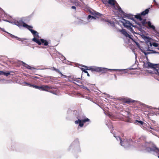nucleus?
Returning a JSON list of instances; mask_svg holds the SVG:
<instances>
[{
    "label": "nucleus",
    "instance_id": "aec40b11",
    "mask_svg": "<svg viewBox=\"0 0 159 159\" xmlns=\"http://www.w3.org/2000/svg\"><path fill=\"white\" fill-rule=\"evenodd\" d=\"M135 123L136 124H137L139 125H142L143 124V122L141 121L136 120L135 122Z\"/></svg>",
    "mask_w": 159,
    "mask_h": 159
},
{
    "label": "nucleus",
    "instance_id": "37998d69",
    "mask_svg": "<svg viewBox=\"0 0 159 159\" xmlns=\"http://www.w3.org/2000/svg\"><path fill=\"white\" fill-rule=\"evenodd\" d=\"M156 3V2H155V0H153Z\"/></svg>",
    "mask_w": 159,
    "mask_h": 159
},
{
    "label": "nucleus",
    "instance_id": "4c0bfd02",
    "mask_svg": "<svg viewBox=\"0 0 159 159\" xmlns=\"http://www.w3.org/2000/svg\"><path fill=\"white\" fill-rule=\"evenodd\" d=\"M0 29L1 30L3 31H4L3 29H2V28H0Z\"/></svg>",
    "mask_w": 159,
    "mask_h": 159
},
{
    "label": "nucleus",
    "instance_id": "a19ab883",
    "mask_svg": "<svg viewBox=\"0 0 159 159\" xmlns=\"http://www.w3.org/2000/svg\"><path fill=\"white\" fill-rule=\"evenodd\" d=\"M3 80L1 79V80H0V81H1V80Z\"/></svg>",
    "mask_w": 159,
    "mask_h": 159
},
{
    "label": "nucleus",
    "instance_id": "bb28decb",
    "mask_svg": "<svg viewBox=\"0 0 159 159\" xmlns=\"http://www.w3.org/2000/svg\"><path fill=\"white\" fill-rule=\"evenodd\" d=\"M33 86V88H34L35 89H40V90H41V86H36L35 85H34V86Z\"/></svg>",
    "mask_w": 159,
    "mask_h": 159
},
{
    "label": "nucleus",
    "instance_id": "a18cd8bd",
    "mask_svg": "<svg viewBox=\"0 0 159 159\" xmlns=\"http://www.w3.org/2000/svg\"><path fill=\"white\" fill-rule=\"evenodd\" d=\"M158 157L159 158V156H158Z\"/></svg>",
    "mask_w": 159,
    "mask_h": 159
},
{
    "label": "nucleus",
    "instance_id": "b1692460",
    "mask_svg": "<svg viewBox=\"0 0 159 159\" xmlns=\"http://www.w3.org/2000/svg\"><path fill=\"white\" fill-rule=\"evenodd\" d=\"M144 39L145 40L147 43L150 42V40L151 39V38H149V37H145Z\"/></svg>",
    "mask_w": 159,
    "mask_h": 159
},
{
    "label": "nucleus",
    "instance_id": "f03ea898",
    "mask_svg": "<svg viewBox=\"0 0 159 159\" xmlns=\"http://www.w3.org/2000/svg\"><path fill=\"white\" fill-rule=\"evenodd\" d=\"M147 146L148 147H147V145L145 146V149L147 152L150 153L153 152V153L155 155H159V149L153 143L148 144Z\"/></svg>",
    "mask_w": 159,
    "mask_h": 159
},
{
    "label": "nucleus",
    "instance_id": "dca6fc26",
    "mask_svg": "<svg viewBox=\"0 0 159 159\" xmlns=\"http://www.w3.org/2000/svg\"><path fill=\"white\" fill-rule=\"evenodd\" d=\"M107 69V70H106V72L107 71V70H109L110 71H112V70H118L119 72H121L122 71H124V72L123 73H126V72L125 71V69Z\"/></svg>",
    "mask_w": 159,
    "mask_h": 159
},
{
    "label": "nucleus",
    "instance_id": "f257e3e1",
    "mask_svg": "<svg viewBox=\"0 0 159 159\" xmlns=\"http://www.w3.org/2000/svg\"><path fill=\"white\" fill-rule=\"evenodd\" d=\"M32 28H30V29L29 30L34 35V37L32 39V41L38 43L39 45L42 44L45 46H47L48 44V42L43 39L39 40V35L38 33L36 31L33 30L32 29Z\"/></svg>",
    "mask_w": 159,
    "mask_h": 159
},
{
    "label": "nucleus",
    "instance_id": "20e7f679",
    "mask_svg": "<svg viewBox=\"0 0 159 159\" xmlns=\"http://www.w3.org/2000/svg\"><path fill=\"white\" fill-rule=\"evenodd\" d=\"M7 21L15 25L20 28L23 26L29 30L30 29V28H33L32 26L29 25L25 23L21 19L18 20H15L12 21Z\"/></svg>",
    "mask_w": 159,
    "mask_h": 159
},
{
    "label": "nucleus",
    "instance_id": "473e14b6",
    "mask_svg": "<svg viewBox=\"0 0 159 159\" xmlns=\"http://www.w3.org/2000/svg\"><path fill=\"white\" fill-rule=\"evenodd\" d=\"M11 81V80H6V83H10Z\"/></svg>",
    "mask_w": 159,
    "mask_h": 159
},
{
    "label": "nucleus",
    "instance_id": "0eeeda50",
    "mask_svg": "<svg viewBox=\"0 0 159 159\" xmlns=\"http://www.w3.org/2000/svg\"><path fill=\"white\" fill-rule=\"evenodd\" d=\"M121 22L125 27L129 29L131 32L133 33L134 32L133 29L132 28V27H133L134 26L129 21L124 19H122Z\"/></svg>",
    "mask_w": 159,
    "mask_h": 159
},
{
    "label": "nucleus",
    "instance_id": "2eb2a0df",
    "mask_svg": "<svg viewBox=\"0 0 159 159\" xmlns=\"http://www.w3.org/2000/svg\"><path fill=\"white\" fill-rule=\"evenodd\" d=\"M50 87L47 85H42L41 86V90H43L44 91H48V89H50Z\"/></svg>",
    "mask_w": 159,
    "mask_h": 159
},
{
    "label": "nucleus",
    "instance_id": "a878e982",
    "mask_svg": "<svg viewBox=\"0 0 159 159\" xmlns=\"http://www.w3.org/2000/svg\"><path fill=\"white\" fill-rule=\"evenodd\" d=\"M124 102L126 103H129L131 102V100L129 98H125L124 100Z\"/></svg>",
    "mask_w": 159,
    "mask_h": 159
},
{
    "label": "nucleus",
    "instance_id": "f704fd0d",
    "mask_svg": "<svg viewBox=\"0 0 159 159\" xmlns=\"http://www.w3.org/2000/svg\"><path fill=\"white\" fill-rule=\"evenodd\" d=\"M84 89H87V90H88V91H89V89H88L87 88V87H84Z\"/></svg>",
    "mask_w": 159,
    "mask_h": 159
},
{
    "label": "nucleus",
    "instance_id": "4be33fe9",
    "mask_svg": "<svg viewBox=\"0 0 159 159\" xmlns=\"http://www.w3.org/2000/svg\"><path fill=\"white\" fill-rule=\"evenodd\" d=\"M149 44L150 46H152V45L155 47H157L158 46V44L156 43H153L152 44L151 42H150Z\"/></svg>",
    "mask_w": 159,
    "mask_h": 159
},
{
    "label": "nucleus",
    "instance_id": "6ab92c4d",
    "mask_svg": "<svg viewBox=\"0 0 159 159\" xmlns=\"http://www.w3.org/2000/svg\"><path fill=\"white\" fill-rule=\"evenodd\" d=\"M10 74V72H7L3 71H0V75H4L7 76H8Z\"/></svg>",
    "mask_w": 159,
    "mask_h": 159
},
{
    "label": "nucleus",
    "instance_id": "9d476101",
    "mask_svg": "<svg viewBox=\"0 0 159 159\" xmlns=\"http://www.w3.org/2000/svg\"><path fill=\"white\" fill-rule=\"evenodd\" d=\"M143 66L144 67L148 68H151L153 70V69H154L155 66L152 63L148 61L143 62Z\"/></svg>",
    "mask_w": 159,
    "mask_h": 159
},
{
    "label": "nucleus",
    "instance_id": "c03bdc74",
    "mask_svg": "<svg viewBox=\"0 0 159 159\" xmlns=\"http://www.w3.org/2000/svg\"><path fill=\"white\" fill-rule=\"evenodd\" d=\"M150 128H151V129H153L152 128L150 127Z\"/></svg>",
    "mask_w": 159,
    "mask_h": 159
},
{
    "label": "nucleus",
    "instance_id": "1a4fd4ad",
    "mask_svg": "<svg viewBox=\"0 0 159 159\" xmlns=\"http://www.w3.org/2000/svg\"><path fill=\"white\" fill-rule=\"evenodd\" d=\"M94 15V16H92L90 15H89L88 17V21L90 22L92 21V20H94L96 18H98V16H100V14L98 12H94L93 14Z\"/></svg>",
    "mask_w": 159,
    "mask_h": 159
},
{
    "label": "nucleus",
    "instance_id": "4468645a",
    "mask_svg": "<svg viewBox=\"0 0 159 159\" xmlns=\"http://www.w3.org/2000/svg\"><path fill=\"white\" fill-rule=\"evenodd\" d=\"M11 37L12 38H13V37H15L18 40L21 41L23 43H24V42L25 40H28V39L26 38H19L15 36H14L11 34Z\"/></svg>",
    "mask_w": 159,
    "mask_h": 159
},
{
    "label": "nucleus",
    "instance_id": "5701e85b",
    "mask_svg": "<svg viewBox=\"0 0 159 159\" xmlns=\"http://www.w3.org/2000/svg\"><path fill=\"white\" fill-rule=\"evenodd\" d=\"M107 24L112 26H114V23L110 21H107Z\"/></svg>",
    "mask_w": 159,
    "mask_h": 159
},
{
    "label": "nucleus",
    "instance_id": "c756f323",
    "mask_svg": "<svg viewBox=\"0 0 159 159\" xmlns=\"http://www.w3.org/2000/svg\"><path fill=\"white\" fill-rule=\"evenodd\" d=\"M125 17L127 18L128 19H131L132 17V16H128V15H127L126 16H125Z\"/></svg>",
    "mask_w": 159,
    "mask_h": 159
},
{
    "label": "nucleus",
    "instance_id": "9b49d317",
    "mask_svg": "<svg viewBox=\"0 0 159 159\" xmlns=\"http://www.w3.org/2000/svg\"><path fill=\"white\" fill-rule=\"evenodd\" d=\"M146 24L148 25V29L152 30L155 32L156 31L155 27L150 21H147L146 22Z\"/></svg>",
    "mask_w": 159,
    "mask_h": 159
},
{
    "label": "nucleus",
    "instance_id": "393cba45",
    "mask_svg": "<svg viewBox=\"0 0 159 159\" xmlns=\"http://www.w3.org/2000/svg\"><path fill=\"white\" fill-rule=\"evenodd\" d=\"M135 17L137 19H139L140 20H142V18L141 17V15L140 14L136 15L135 16Z\"/></svg>",
    "mask_w": 159,
    "mask_h": 159
},
{
    "label": "nucleus",
    "instance_id": "e433bc0d",
    "mask_svg": "<svg viewBox=\"0 0 159 159\" xmlns=\"http://www.w3.org/2000/svg\"><path fill=\"white\" fill-rule=\"evenodd\" d=\"M149 108L150 109H155V108H153V107H149Z\"/></svg>",
    "mask_w": 159,
    "mask_h": 159
},
{
    "label": "nucleus",
    "instance_id": "cd10ccee",
    "mask_svg": "<svg viewBox=\"0 0 159 159\" xmlns=\"http://www.w3.org/2000/svg\"><path fill=\"white\" fill-rule=\"evenodd\" d=\"M24 64H25V66L28 69H31L32 67L30 66H29L28 65L26 64L25 63H23Z\"/></svg>",
    "mask_w": 159,
    "mask_h": 159
},
{
    "label": "nucleus",
    "instance_id": "c9c22d12",
    "mask_svg": "<svg viewBox=\"0 0 159 159\" xmlns=\"http://www.w3.org/2000/svg\"><path fill=\"white\" fill-rule=\"evenodd\" d=\"M71 8L72 9H76V7L75 6H72L71 7Z\"/></svg>",
    "mask_w": 159,
    "mask_h": 159
},
{
    "label": "nucleus",
    "instance_id": "ddd939ff",
    "mask_svg": "<svg viewBox=\"0 0 159 159\" xmlns=\"http://www.w3.org/2000/svg\"><path fill=\"white\" fill-rule=\"evenodd\" d=\"M133 41H134L136 43V45L141 50V51L143 52L145 55H147L148 54L150 53L149 52H144L141 48V47L140 46L139 44L137 42H135L134 40L133 39L132 40Z\"/></svg>",
    "mask_w": 159,
    "mask_h": 159
},
{
    "label": "nucleus",
    "instance_id": "a211bd4d",
    "mask_svg": "<svg viewBox=\"0 0 159 159\" xmlns=\"http://www.w3.org/2000/svg\"><path fill=\"white\" fill-rule=\"evenodd\" d=\"M149 10L148 9H146L145 11L142 12L141 15L143 16H144L148 14L149 12Z\"/></svg>",
    "mask_w": 159,
    "mask_h": 159
},
{
    "label": "nucleus",
    "instance_id": "ea45409f",
    "mask_svg": "<svg viewBox=\"0 0 159 159\" xmlns=\"http://www.w3.org/2000/svg\"><path fill=\"white\" fill-rule=\"evenodd\" d=\"M116 9H119V7H117V8H116Z\"/></svg>",
    "mask_w": 159,
    "mask_h": 159
},
{
    "label": "nucleus",
    "instance_id": "39448f33",
    "mask_svg": "<svg viewBox=\"0 0 159 159\" xmlns=\"http://www.w3.org/2000/svg\"><path fill=\"white\" fill-rule=\"evenodd\" d=\"M82 66L86 68V69L87 70H91L92 71H94L97 72H102V73H106L107 70L106 68L94 66L89 67H88L86 66Z\"/></svg>",
    "mask_w": 159,
    "mask_h": 159
},
{
    "label": "nucleus",
    "instance_id": "7c9ffc66",
    "mask_svg": "<svg viewBox=\"0 0 159 159\" xmlns=\"http://www.w3.org/2000/svg\"><path fill=\"white\" fill-rule=\"evenodd\" d=\"M102 2L103 3L105 4H106L107 3H108V2H107V1H106L105 0H103Z\"/></svg>",
    "mask_w": 159,
    "mask_h": 159
},
{
    "label": "nucleus",
    "instance_id": "79ce46f5",
    "mask_svg": "<svg viewBox=\"0 0 159 159\" xmlns=\"http://www.w3.org/2000/svg\"><path fill=\"white\" fill-rule=\"evenodd\" d=\"M155 79H156L157 80V78H156L155 77Z\"/></svg>",
    "mask_w": 159,
    "mask_h": 159
},
{
    "label": "nucleus",
    "instance_id": "412c9836",
    "mask_svg": "<svg viewBox=\"0 0 159 159\" xmlns=\"http://www.w3.org/2000/svg\"><path fill=\"white\" fill-rule=\"evenodd\" d=\"M116 3V1L115 0H108V3L114 5Z\"/></svg>",
    "mask_w": 159,
    "mask_h": 159
},
{
    "label": "nucleus",
    "instance_id": "7ed1b4c3",
    "mask_svg": "<svg viewBox=\"0 0 159 159\" xmlns=\"http://www.w3.org/2000/svg\"><path fill=\"white\" fill-rule=\"evenodd\" d=\"M147 146L148 147H147V145L145 146V149L147 152L150 153L153 152V153L155 155H159V149L153 143L148 144Z\"/></svg>",
    "mask_w": 159,
    "mask_h": 159
},
{
    "label": "nucleus",
    "instance_id": "423d86ee",
    "mask_svg": "<svg viewBox=\"0 0 159 159\" xmlns=\"http://www.w3.org/2000/svg\"><path fill=\"white\" fill-rule=\"evenodd\" d=\"M115 137L117 140H119L120 141L121 145L125 148L128 147L129 145L132 144L133 142L130 139L129 141H128V139H124L122 140L118 136Z\"/></svg>",
    "mask_w": 159,
    "mask_h": 159
},
{
    "label": "nucleus",
    "instance_id": "58836bf2",
    "mask_svg": "<svg viewBox=\"0 0 159 159\" xmlns=\"http://www.w3.org/2000/svg\"><path fill=\"white\" fill-rule=\"evenodd\" d=\"M87 74V76H89L90 75H89V74L88 73Z\"/></svg>",
    "mask_w": 159,
    "mask_h": 159
},
{
    "label": "nucleus",
    "instance_id": "c85d7f7f",
    "mask_svg": "<svg viewBox=\"0 0 159 159\" xmlns=\"http://www.w3.org/2000/svg\"><path fill=\"white\" fill-rule=\"evenodd\" d=\"M81 70L83 71L84 72L86 73H88V71L86 70V69L85 70L84 68H81Z\"/></svg>",
    "mask_w": 159,
    "mask_h": 159
},
{
    "label": "nucleus",
    "instance_id": "2f4dec72",
    "mask_svg": "<svg viewBox=\"0 0 159 159\" xmlns=\"http://www.w3.org/2000/svg\"><path fill=\"white\" fill-rule=\"evenodd\" d=\"M53 69H54V70H56V71H59V73L60 74H61V75H63L61 73L60 71H59V70H57V69H56V68H53Z\"/></svg>",
    "mask_w": 159,
    "mask_h": 159
},
{
    "label": "nucleus",
    "instance_id": "f8f14e48",
    "mask_svg": "<svg viewBox=\"0 0 159 159\" xmlns=\"http://www.w3.org/2000/svg\"><path fill=\"white\" fill-rule=\"evenodd\" d=\"M121 33L126 37L127 38H129V39H131L132 40H133V39L130 35L127 32L125 31L124 29H122L120 31Z\"/></svg>",
    "mask_w": 159,
    "mask_h": 159
},
{
    "label": "nucleus",
    "instance_id": "f3484780",
    "mask_svg": "<svg viewBox=\"0 0 159 159\" xmlns=\"http://www.w3.org/2000/svg\"><path fill=\"white\" fill-rule=\"evenodd\" d=\"M153 71L156 75L159 76V67L153 69Z\"/></svg>",
    "mask_w": 159,
    "mask_h": 159
},
{
    "label": "nucleus",
    "instance_id": "72a5a7b5",
    "mask_svg": "<svg viewBox=\"0 0 159 159\" xmlns=\"http://www.w3.org/2000/svg\"><path fill=\"white\" fill-rule=\"evenodd\" d=\"M27 84L29 86H30V87H33V86H34V85H32V84Z\"/></svg>",
    "mask_w": 159,
    "mask_h": 159
},
{
    "label": "nucleus",
    "instance_id": "6e6552de",
    "mask_svg": "<svg viewBox=\"0 0 159 159\" xmlns=\"http://www.w3.org/2000/svg\"><path fill=\"white\" fill-rule=\"evenodd\" d=\"M89 121V120L88 118H86L83 120L78 119L75 120V124H79V126L80 127H82L84 125V123L86 122Z\"/></svg>",
    "mask_w": 159,
    "mask_h": 159
}]
</instances>
